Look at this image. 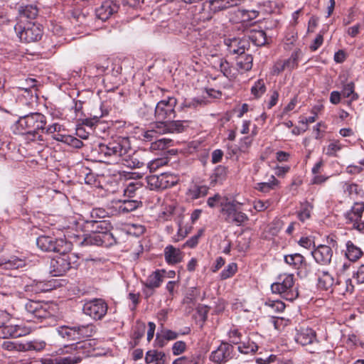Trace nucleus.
I'll return each instance as SVG.
<instances>
[{
    "instance_id": "obj_58",
    "label": "nucleus",
    "mask_w": 364,
    "mask_h": 364,
    "mask_svg": "<svg viewBox=\"0 0 364 364\" xmlns=\"http://www.w3.org/2000/svg\"><path fill=\"white\" fill-rule=\"evenodd\" d=\"M343 188H344V191L346 193H348V194L350 196H352L353 195H358V194H359V193L360 191L359 186L355 183H346Z\"/></svg>"
},
{
    "instance_id": "obj_9",
    "label": "nucleus",
    "mask_w": 364,
    "mask_h": 364,
    "mask_svg": "<svg viewBox=\"0 0 364 364\" xmlns=\"http://www.w3.org/2000/svg\"><path fill=\"white\" fill-rule=\"evenodd\" d=\"M59 254L50 262V273L53 277L64 275L77 259L76 255L70 251Z\"/></svg>"
},
{
    "instance_id": "obj_45",
    "label": "nucleus",
    "mask_w": 364,
    "mask_h": 364,
    "mask_svg": "<svg viewBox=\"0 0 364 364\" xmlns=\"http://www.w3.org/2000/svg\"><path fill=\"white\" fill-rule=\"evenodd\" d=\"M228 342L233 345H238L241 343L242 334L236 327H232L228 332Z\"/></svg>"
},
{
    "instance_id": "obj_42",
    "label": "nucleus",
    "mask_w": 364,
    "mask_h": 364,
    "mask_svg": "<svg viewBox=\"0 0 364 364\" xmlns=\"http://www.w3.org/2000/svg\"><path fill=\"white\" fill-rule=\"evenodd\" d=\"M277 184L278 180L274 176H272L269 182L258 183L256 189L262 193H268L274 190Z\"/></svg>"
},
{
    "instance_id": "obj_46",
    "label": "nucleus",
    "mask_w": 364,
    "mask_h": 364,
    "mask_svg": "<svg viewBox=\"0 0 364 364\" xmlns=\"http://www.w3.org/2000/svg\"><path fill=\"white\" fill-rule=\"evenodd\" d=\"M266 92V86L262 79L257 80L251 88V93L256 98L260 97Z\"/></svg>"
},
{
    "instance_id": "obj_36",
    "label": "nucleus",
    "mask_w": 364,
    "mask_h": 364,
    "mask_svg": "<svg viewBox=\"0 0 364 364\" xmlns=\"http://www.w3.org/2000/svg\"><path fill=\"white\" fill-rule=\"evenodd\" d=\"M163 279L164 275L161 273L160 270H156L147 277L144 285L146 288L154 289L161 286Z\"/></svg>"
},
{
    "instance_id": "obj_5",
    "label": "nucleus",
    "mask_w": 364,
    "mask_h": 364,
    "mask_svg": "<svg viewBox=\"0 0 364 364\" xmlns=\"http://www.w3.org/2000/svg\"><path fill=\"white\" fill-rule=\"evenodd\" d=\"M271 290L273 294H279L282 299L289 301H293L299 296L292 274L280 275L278 281L271 285Z\"/></svg>"
},
{
    "instance_id": "obj_23",
    "label": "nucleus",
    "mask_w": 364,
    "mask_h": 364,
    "mask_svg": "<svg viewBox=\"0 0 364 364\" xmlns=\"http://www.w3.org/2000/svg\"><path fill=\"white\" fill-rule=\"evenodd\" d=\"M145 154L135 152L132 155H127L123 156L121 164L130 168H142L145 170L146 164V159L144 156Z\"/></svg>"
},
{
    "instance_id": "obj_41",
    "label": "nucleus",
    "mask_w": 364,
    "mask_h": 364,
    "mask_svg": "<svg viewBox=\"0 0 364 364\" xmlns=\"http://www.w3.org/2000/svg\"><path fill=\"white\" fill-rule=\"evenodd\" d=\"M143 185L141 182L135 181L128 183L124 190V196L132 198L136 194V192L142 188Z\"/></svg>"
},
{
    "instance_id": "obj_56",
    "label": "nucleus",
    "mask_w": 364,
    "mask_h": 364,
    "mask_svg": "<svg viewBox=\"0 0 364 364\" xmlns=\"http://www.w3.org/2000/svg\"><path fill=\"white\" fill-rule=\"evenodd\" d=\"M186 343L184 341H178L175 342L172 346V353L174 355H179L186 350Z\"/></svg>"
},
{
    "instance_id": "obj_51",
    "label": "nucleus",
    "mask_w": 364,
    "mask_h": 364,
    "mask_svg": "<svg viewBox=\"0 0 364 364\" xmlns=\"http://www.w3.org/2000/svg\"><path fill=\"white\" fill-rule=\"evenodd\" d=\"M186 331L181 332V333H176L173 331L166 329L162 332V337L166 341H173L176 339L178 337L179 334L181 335H186L188 334L190 332V328H186Z\"/></svg>"
},
{
    "instance_id": "obj_44",
    "label": "nucleus",
    "mask_w": 364,
    "mask_h": 364,
    "mask_svg": "<svg viewBox=\"0 0 364 364\" xmlns=\"http://www.w3.org/2000/svg\"><path fill=\"white\" fill-rule=\"evenodd\" d=\"M46 343L43 341H31L23 344L22 350L40 351L45 348Z\"/></svg>"
},
{
    "instance_id": "obj_52",
    "label": "nucleus",
    "mask_w": 364,
    "mask_h": 364,
    "mask_svg": "<svg viewBox=\"0 0 364 364\" xmlns=\"http://www.w3.org/2000/svg\"><path fill=\"white\" fill-rule=\"evenodd\" d=\"M237 267L234 262L229 264L220 273V278L226 279L232 277L237 272Z\"/></svg>"
},
{
    "instance_id": "obj_21",
    "label": "nucleus",
    "mask_w": 364,
    "mask_h": 364,
    "mask_svg": "<svg viewBox=\"0 0 364 364\" xmlns=\"http://www.w3.org/2000/svg\"><path fill=\"white\" fill-rule=\"evenodd\" d=\"M317 280V287L321 290L328 291L335 287L336 281L333 276L328 271L317 269L315 272Z\"/></svg>"
},
{
    "instance_id": "obj_7",
    "label": "nucleus",
    "mask_w": 364,
    "mask_h": 364,
    "mask_svg": "<svg viewBox=\"0 0 364 364\" xmlns=\"http://www.w3.org/2000/svg\"><path fill=\"white\" fill-rule=\"evenodd\" d=\"M23 319L28 322L41 321L50 317L53 314L46 303L28 300L24 305Z\"/></svg>"
},
{
    "instance_id": "obj_25",
    "label": "nucleus",
    "mask_w": 364,
    "mask_h": 364,
    "mask_svg": "<svg viewBox=\"0 0 364 364\" xmlns=\"http://www.w3.org/2000/svg\"><path fill=\"white\" fill-rule=\"evenodd\" d=\"M164 254L165 260L168 264H178L183 259V254L182 251L171 245L165 247Z\"/></svg>"
},
{
    "instance_id": "obj_31",
    "label": "nucleus",
    "mask_w": 364,
    "mask_h": 364,
    "mask_svg": "<svg viewBox=\"0 0 364 364\" xmlns=\"http://www.w3.org/2000/svg\"><path fill=\"white\" fill-rule=\"evenodd\" d=\"M76 331L77 340L86 338L92 336L96 333V327L92 323L86 325L75 326Z\"/></svg>"
},
{
    "instance_id": "obj_27",
    "label": "nucleus",
    "mask_w": 364,
    "mask_h": 364,
    "mask_svg": "<svg viewBox=\"0 0 364 364\" xmlns=\"http://www.w3.org/2000/svg\"><path fill=\"white\" fill-rule=\"evenodd\" d=\"M25 260L16 256H11L9 259H0V269H16L24 267Z\"/></svg>"
},
{
    "instance_id": "obj_22",
    "label": "nucleus",
    "mask_w": 364,
    "mask_h": 364,
    "mask_svg": "<svg viewBox=\"0 0 364 364\" xmlns=\"http://www.w3.org/2000/svg\"><path fill=\"white\" fill-rule=\"evenodd\" d=\"M295 341L301 346H308L317 343L318 341L316 338V333L311 328H300L297 330L295 336Z\"/></svg>"
},
{
    "instance_id": "obj_26",
    "label": "nucleus",
    "mask_w": 364,
    "mask_h": 364,
    "mask_svg": "<svg viewBox=\"0 0 364 364\" xmlns=\"http://www.w3.org/2000/svg\"><path fill=\"white\" fill-rule=\"evenodd\" d=\"M38 10L36 6L26 5L19 8L18 21H33L38 16Z\"/></svg>"
},
{
    "instance_id": "obj_62",
    "label": "nucleus",
    "mask_w": 364,
    "mask_h": 364,
    "mask_svg": "<svg viewBox=\"0 0 364 364\" xmlns=\"http://www.w3.org/2000/svg\"><path fill=\"white\" fill-rule=\"evenodd\" d=\"M22 346H23V344H17L14 342L5 341L2 344V348L7 350H23Z\"/></svg>"
},
{
    "instance_id": "obj_50",
    "label": "nucleus",
    "mask_w": 364,
    "mask_h": 364,
    "mask_svg": "<svg viewBox=\"0 0 364 364\" xmlns=\"http://www.w3.org/2000/svg\"><path fill=\"white\" fill-rule=\"evenodd\" d=\"M355 85L353 82H348L343 87L341 94L344 97H350L352 100L358 98L357 94L354 93Z\"/></svg>"
},
{
    "instance_id": "obj_57",
    "label": "nucleus",
    "mask_w": 364,
    "mask_h": 364,
    "mask_svg": "<svg viewBox=\"0 0 364 364\" xmlns=\"http://www.w3.org/2000/svg\"><path fill=\"white\" fill-rule=\"evenodd\" d=\"M203 232V230H199V231H198L197 235L191 237L190 239H188L184 243L183 247H190V248L195 247L198 245L199 238L202 235Z\"/></svg>"
},
{
    "instance_id": "obj_55",
    "label": "nucleus",
    "mask_w": 364,
    "mask_h": 364,
    "mask_svg": "<svg viewBox=\"0 0 364 364\" xmlns=\"http://www.w3.org/2000/svg\"><path fill=\"white\" fill-rule=\"evenodd\" d=\"M225 203V202H224L223 197L219 193H216L213 196L209 197L207 200V204L211 208H213L218 205L223 207V204Z\"/></svg>"
},
{
    "instance_id": "obj_59",
    "label": "nucleus",
    "mask_w": 364,
    "mask_h": 364,
    "mask_svg": "<svg viewBox=\"0 0 364 364\" xmlns=\"http://www.w3.org/2000/svg\"><path fill=\"white\" fill-rule=\"evenodd\" d=\"M64 130L63 126L58 124V123H54L51 125H49L48 127L45 126V129H43V133H46L48 134H55V132H61V131Z\"/></svg>"
},
{
    "instance_id": "obj_15",
    "label": "nucleus",
    "mask_w": 364,
    "mask_h": 364,
    "mask_svg": "<svg viewBox=\"0 0 364 364\" xmlns=\"http://www.w3.org/2000/svg\"><path fill=\"white\" fill-rule=\"evenodd\" d=\"M233 353L234 346L226 341H222L218 348L211 352L209 359L215 363L223 364L233 358Z\"/></svg>"
},
{
    "instance_id": "obj_17",
    "label": "nucleus",
    "mask_w": 364,
    "mask_h": 364,
    "mask_svg": "<svg viewBox=\"0 0 364 364\" xmlns=\"http://www.w3.org/2000/svg\"><path fill=\"white\" fill-rule=\"evenodd\" d=\"M224 43L227 47V50L231 55H242L249 47V42L245 38H226Z\"/></svg>"
},
{
    "instance_id": "obj_60",
    "label": "nucleus",
    "mask_w": 364,
    "mask_h": 364,
    "mask_svg": "<svg viewBox=\"0 0 364 364\" xmlns=\"http://www.w3.org/2000/svg\"><path fill=\"white\" fill-rule=\"evenodd\" d=\"M287 70L282 60L276 61L272 67V73L274 75H279L281 73Z\"/></svg>"
},
{
    "instance_id": "obj_11",
    "label": "nucleus",
    "mask_w": 364,
    "mask_h": 364,
    "mask_svg": "<svg viewBox=\"0 0 364 364\" xmlns=\"http://www.w3.org/2000/svg\"><path fill=\"white\" fill-rule=\"evenodd\" d=\"M221 213L227 223L237 226L242 225L249 220V217L242 210L240 204L237 201L225 202L223 204Z\"/></svg>"
},
{
    "instance_id": "obj_6",
    "label": "nucleus",
    "mask_w": 364,
    "mask_h": 364,
    "mask_svg": "<svg viewBox=\"0 0 364 364\" xmlns=\"http://www.w3.org/2000/svg\"><path fill=\"white\" fill-rule=\"evenodd\" d=\"M127 152V148L122 145L120 140L100 144L98 149L99 155L105 159L106 163L109 164L121 163Z\"/></svg>"
},
{
    "instance_id": "obj_1",
    "label": "nucleus",
    "mask_w": 364,
    "mask_h": 364,
    "mask_svg": "<svg viewBox=\"0 0 364 364\" xmlns=\"http://www.w3.org/2000/svg\"><path fill=\"white\" fill-rule=\"evenodd\" d=\"M84 228L90 233L85 235L83 240L80 242L83 246H108L117 242L111 232L112 226L107 220H86Z\"/></svg>"
},
{
    "instance_id": "obj_47",
    "label": "nucleus",
    "mask_w": 364,
    "mask_h": 364,
    "mask_svg": "<svg viewBox=\"0 0 364 364\" xmlns=\"http://www.w3.org/2000/svg\"><path fill=\"white\" fill-rule=\"evenodd\" d=\"M237 350L240 353L243 354H248L250 353H255L258 350L257 345L252 341H248L247 343L242 342L238 344Z\"/></svg>"
},
{
    "instance_id": "obj_14",
    "label": "nucleus",
    "mask_w": 364,
    "mask_h": 364,
    "mask_svg": "<svg viewBox=\"0 0 364 364\" xmlns=\"http://www.w3.org/2000/svg\"><path fill=\"white\" fill-rule=\"evenodd\" d=\"M108 306L102 299H94L86 301L82 308L83 312L95 320H101L107 312Z\"/></svg>"
},
{
    "instance_id": "obj_8",
    "label": "nucleus",
    "mask_w": 364,
    "mask_h": 364,
    "mask_svg": "<svg viewBox=\"0 0 364 364\" xmlns=\"http://www.w3.org/2000/svg\"><path fill=\"white\" fill-rule=\"evenodd\" d=\"M14 30L21 41L24 43L38 41L43 35L41 26L34 21H18L14 26Z\"/></svg>"
},
{
    "instance_id": "obj_63",
    "label": "nucleus",
    "mask_w": 364,
    "mask_h": 364,
    "mask_svg": "<svg viewBox=\"0 0 364 364\" xmlns=\"http://www.w3.org/2000/svg\"><path fill=\"white\" fill-rule=\"evenodd\" d=\"M172 364H198L193 358H189L187 356H182L175 359Z\"/></svg>"
},
{
    "instance_id": "obj_18",
    "label": "nucleus",
    "mask_w": 364,
    "mask_h": 364,
    "mask_svg": "<svg viewBox=\"0 0 364 364\" xmlns=\"http://www.w3.org/2000/svg\"><path fill=\"white\" fill-rule=\"evenodd\" d=\"M209 190L208 186L203 181L200 180H193L189 184L186 196L191 200H196L207 196Z\"/></svg>"
},
{
    "instance_id": "obj_43",
    "label": "nucleus",
    "mask_w": 364,
    "mask_h": 364,
    "mask_svg": "<svg viewBox=\"0 0 364 364\" xmlns=\"http://www.w3.org/2000/svg\"><path fill=\"white\" fill-rule=\"evenodd\" d=\"M163 165V159H157L154 160L149 161V159H146V164L145 166V171H142L141 173H137V177L141 178L146 172L147 170H149L150 172L155 171L157 168L161 167Z\"/></svg>"
},
{
    "instance_id": "obj_13",
    "label": "nucleus",
    "mask_w": 364,
    "mask_h": 364,
    "mask_svg": "<svg viewBox=\"0 0 364 364\" xmlns=\"http://www.w3.org/2000/svg\"><path fill=\"white\" fill-rule=\"evenodd\" d=\"M147 186L151 190L166 189L178 183V177L170 173L150 175L146 178Z\"/></svg>"
},
{
    "instance_id": "obj_33",
    "label": "nucleus",
    "mask_w": 364,
    "mask_h": 364,
    "mask_svg": "<svg viewBox=\"0 0 364 364\" xmlns=\"http://www.w3.org/2000/svg\"><path fill=\"white\" fill-rule=\"evenodd\" d=\"M220 70L229 80H233L237 77L238 70L233 68L230 64L224 58L219 60Z\"/></svg>"
},
{
    "instance_id": "obj_3",
    "label": "nucleus",
    "mask_w": 364,
    "mask_h": 364,
    "mask_svg": "<svg viewBox=\"0 0 364 364\" xmlns=\"http://www.w3.org/2000/svg\"><path fill=\"white\" fill-rule=\"evenodd\" d=\"M92 350L90 341L77 342L65 346L66 355L55 358V364H77L89 357Z\"/></svg>"
},
{
    "instance_id": "obj_19",
    "label": "nucleus",
    "mask_w": 364,
    "mask_h": 364,
    "mask_svg": "<svg viewBox=\"0 0 364 364\" xmlns=\"http://www.w3.org/2000/svg\"><path fill=\"white\" fill-rule=\"evenodd\" d=\"M311 255L316 262L321 265H328L333 257V250L331 247L325 245H320L313 251Z\"/></svg>"
},
{
    "instance_id": "obj_10",
    "label": "nucleus",
    "mask_w": 364,
    "mask_h": 364,
    "mask_svg": "<svg viewBox=\"0 0 364 364\" xmlns=\"http://www.w3.org/2000/svg\"><path fill=\"white\" fill-rule=\"evenodd\" d=\"M37 246L44 252L65 253L72 250V243L63 238L41 235L36 240Z\"/></svg>"
},
{
    "instance_id": "obj_48",
    "label": "nucleus",
    "mask_w": 364,
    "mask_h": 364,
    "mask_svg": "<svg viewBox=\"0 0 364 364\" xmlns=\"http://www.w3.org/2000/svg\"><path fill=\"white\" fill-rule=\"evenodd\" d=\"M264 305L269 307L273 311L276 313H281L285 309V304L280 300H272L268 299L265 302Z\"/></svg>"
},
{
    "instance_id": "obj_2",
    "label": "nucleus",
    "mask_w": 364,
    "mask_h": 364,
    "mask_svg": "<svg viewBox=\"0 0 364 364\" xmlns=\"http://www.w3.org/2000/svg\"><path fill=\"white\" fill-rule=\"evenodd\" d=\"M46 117L40 112H31L21 117L17 121V127L22 134L32 136L31 140L43 141V135L46 126Z\"/></svg>"
},
{
    "instance_id": "obj_12",
    "label": "nucleus",
    "mask_w": 364,
    "mask_h": 364,
    "mask_svg": "<svg viewBox=\"0 0 364 364\" xmlns=\"http://www.w3.org/2000/svg\"><path fill=\"white\" fill-rule=\"evenodd\" d=\"M176 104L177 100L173 97L159 101L155 107V117L157 122H172L171 119L176 117Z\"/></svg>"
},
{
    "instance_id": "obj_64",
    "label": "nucleus",
    "mask_w": 364,
    "mask_h": 364,
    "mask_svg": "<svg viewBox=\"0 0 364 364\" xmlns=\"http://www.w3.org/2000/svg\"><path fill=\"white\" fill-rule=\"evenodd\" d=\"M354 277L356 279L358 283H364V264L359 267L357 272L354 274Z\"/></svg>"
},
{
    "instance_id": "obj_54",
    "label": "nucleus",
    "mask_w": 364,
    "mask_h": 364,
    "mask_svg": "<svg viewBox=\"0 0 364 364\" xmlns=\"http://www.w3.org/2000/svg\"><path fill=\"white\" fill-rule=\"evenodd\" d=\"M341 148L342 146L338 141H331L326 148V154L329 156H336V152L340 151Z\"/></svg>"
},
{
    "instance_id": "obj_39",
    "label": "nucleus",
    "mask_w": 364,
    "mask_h": 364,
    "mask_svg": "<svg viewBox=\"0 0 364 364\" xmlns=\"http://www.w3.org/2000/svg\"><path fill=\"white\" fill-rule=\"evenodd\" d=\"M238 12L240 14L241 23L243 27H247L249 23L255 19L259 15V11L253 9H242L239 10Z\"/></svg>"
},
{
    "instance_id": "obj_4",
    "label": "nucleus",
    "mask_w": 364,
    "mask_h": 364,
    "mask_svg": "<svg viewBox=\"0 0 364 364\" xmlns=\"http://www.w3.org/2000/svg\"><path fill=\"white\" fill-rule=\"evenodd\" d=\"M188 127L187 121L156 122L142 134L143 139L146 141L156 140L159 134L168 133H181Z\"/></svg>"
},
{
    "instance_id": "obj_28",
    "label": "nucleus",
    "mask_w": 364,
    "mask_h": 364,
    "mask_svg": "<svg viewBox=\"0 0 364 364\" xmlns=\"http://www.w3.org/2000/svg\"><path fill=\"white\" fill-rule=\"evenodd\" d=\"M142 205V203L138 200H119L117 204V210L119 213H128L136 210Z\"/></svg>"
},
{
    "instance_id": "obj_20",
    "label": "nucleus",
    "mask_w": 364,
    "mask_h": 364,
    "mask_svg": "<svg viewBox=\"0 0 364 364\" xmlns=\"http://www.w3.org/2000/svg\"><path fill=\"white\" fill-rule=\"evenodd\" d=\"M119 9V5L116 1L113 0H106L96 9L95 13L99 19L106 21L112 15L117 13Z\"/></svg>"
},
{
    "instance_id": "obj_37",
    "label": "nucleus",
    "mask_w": 364,
    "mask_h": 364,
    "mask_svg": "<svg viewBox=\"0 0 364 364\" xmlns=\"http://www.w3.org/2000/svg\"><path fill=\"white\" fill-rule=\"evenodd\" d=\"M284 261L287 264L292 266L294 269H299L306 264V260L303 255L299 253L286 255Z\"/></svg>"
},
{
    "instance_id": "obj_16",
    "label": "nucleus",
    "mask_w": 364,
    "mask_h": 364,
    "mask_svg": "<svg viewBox=\"0 0 364 364\" xmlns=\"http://www.w3.org/2000/svg\"><path fill=\"white\" fill-rule=\"evenodd\" d=\"M364 212V203H355L344 216L348 223H353V228L360 232L364 230V220L360 221Z\"/></svg>"
},
{
    "instance_id": "obj_53",
    "label": "nucleus",
    "mask_w": 364,
    "mask_h": 364,
    "mask_svg": "<svg viewBox=\"0 0 364 364\" xmlns=\"http://www.w3.org/2000/svg\"><path fill=\"white\" fill-rule=\"evenodd\" d=\"M14 326V325H5L4 323L0 325V338H13Z\"/></svg>"
},
{
    "instance_id": "obj_24",
    "label": "nucleus",
    "mask_w": 364,
    "mask_h": 364,
    "mask_svg": "<svg viewBox=\"0 0 364 364\" xmlns=\"http://www.w3.org/2000/svg\"><path fill=\"white\" fill-rule=\"evenodd\" d=\"M245 0H209L210 9L213 13L227 10L242 4Z\"/></svg>"
},
{
    "instance_id": "obj_30",
    "label": "nucleus",
    "mask_w": 364,
    "mask_h": 364,
    "mask_svg": "<svg viewBox=\"0 0 364 364\" xmlns=\"http://www.w3.org/2000/svg\"><path fill=\"white\" fill-rule=\"evenodd\" d=\"M227 168L223 166H218L215 168L213 173L210 176V184L215 186L217 184H221L226 179Z\"/></svg>"
},
{
    "instance_id": "obj_35",
    "label": "nucleus",
    "mask_w": 364,
    "mask_h": 364,
    "mask_svg": "<svg viewBox=\"0 0 364 364\" xmlns=\"http://www.w3.org/2000/svg\"><path fill=\"white\" fill-rule=\"evenodd\" d=\"M247 37L257 46H262L267 43L266 33L262 30H250Z\"/></svg>"
},
{
    "instance_id": "obj_32",
    "label": "nucleus",
    "mask_w": 364,
    "mask_h": 364,
    "mask_svg": "<svg viewBox=\"0 0 364 364\" xmlns=\"http://www.w3.org/2000/svg\"><path fill=\"white\" fill-rule=\"evenodd\" d=\"M301 55V50L297 48L291 53L289 58L282 60L284 64L286 70L291 72L293 70L296 69L298 67L299 60Z\"/></svg>"
},
{
    "instance_id": "obj_38",
    "label": "nucleus",
    "mask_w": 364,
    "mask_h": 364,
    "mask_svg": "<svg viewBox=\"0 0 364 364\" xmlns=\"http://www.w3.org/2000/svg\"><path fill=\"white\" fill-rule=\"evenodd\" d=\"M334 288L339 294L346 295L352 294L354 291V286L350 279H346L344 282L337 280Z\"/></svg>"
},
{
    "instance_id": "obj_29",
    "label": "nucleus",
    "mask_w": 364,
    "mask_h": 364,
    "mask_svg": "<svg viewBox=\"0 0 364 364\" xmlns=\"http://www.w3.org/2000/svg\"><path fill=\"white\" fill-rule=\"evenodd\" d=\"M237 70L238 73L249 71L252 68L253 57L249 54L240 55L236 60Z\"/></svg>"
},
{
    "instance_id": "obj_49",
    "label": "nucleus",
    "mask_w": 364,
    "mask_h": 364,
    "mask_svg": "<svg viewBox=\"0 0 364 364\" xmlns=\"http://www.w3.org/2000/svg\"><path fill=\"white\" fill-rule=\"evenodd\" d=\"M172 142V140L166 138H161L156 139L155 141L151 143V148L154 150H164L168 147Z\"/></svg>"
},
{
    "instance_id": "obj_34",
    "label": "nucleus",
    "mask_w": 364,
    "mask_h": 364,
    "mask_svg": "<svg viewBox=\"0 0 364 364\" xmlns=\"http://www.w3.org/2000/svg\"><path fill=\"white\" fill-rule=\"evenodd\" d=\"M346 247V256L350 261L355 262L363 255V251L361 250V249L359 247L354 245V243L352 241H347Z\"/></svg>"
},
{
    "instance_id": "obj_61",
    "label": "nucleus",
    "mask_w": 364,
    "mask_h": 364,
    "mask_svg": "<svg viewBox=\"0 0 364 364\" xmlns=\"http://www.w3.org/2000/svg\"><path fill=\"white\" fill-rule=\"evenodd\" d=\"M66 139H67V141H66L65 144H67L74 148H80L83 145V143L81 140H80V139H77L76 137L73 136L71 135H68V137L66 138Z\"/></svg>"
},
{
    "instance_id": "obj_40",
    "label": "nucleus",
    "mask_w": 364,
    "mask_h": 364,
    "mask_svg": "<svg viewBox=\"0 0 364 364\" xmlns=\"http://www.w3.org/2000/svg\"><path fill=\"white\" fill-rule=\"evenodd\" d=\"M58 334L67 340L74 341L77 340L76 331L75 326L69 327L67 326H62L58 327L57 329Z\"/></svg>"
}]
</instances>
